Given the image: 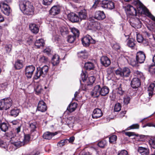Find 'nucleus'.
I'll use <instances>...</instances> for the list:
<instances>
[{"label": "nucleus", "mask_w": 155, "mask_h": 155, "mask_svg": "<svg viewBox=\"0 0 155 155\" xmlns=\"http://www.w3.org/2000/svg\"><path fill=\"white\" fill-rule=\"evenodd\" d=\"M133 3L136 7L137 10L136 8L130 5H127L125 6V10L127 14L132 16H136L137 14H144L148 17L145 13L146 10L150 12L140 2L139 0H135Z\"/></svg>", "instance_id": "f257e3e1"}, {"label": "nucleus", "mask_w": 155, "mask_h": 155, "mask_svg": "<svg viewBox=\"0 0 155 155\" xmlns=\"http://www.w3.org/2000/svg\"><path fill=\"white\" fill-rule=\"evenodd\" d=\"M109 88L106 86L101 87L99 85H96L91 92V94L93 97H97L100 95L104 96L107 95L109 93Z\"/></svg>", "instance_id": "f03ea898"}, {"label": "nucleus", "mask_w": 155, "mask_h": 155, "mask_svg": "<svg viewBox=\"0 0 155 155\" xmlns=\"http://www.w3.org/2000/svg\"><path fill=\"white\" fill-rule=\"evenodd\" d=\"M19 7L21 10L27 15H32L34 12V7L32 4L29 1L24 0L20 2Z\"/></svg>", "instance_id": "7ed1b4c3"}, {"label": "nucleus", "mask_w": 155, "mask_h": 155, "mask_svg": "<svg viewBox=\"0 0 155 155\" xmlns=\"http://www.w3.org/2000/svg\"><path fill=\"white\" fill-rule=\"evenodd\" d=\"M48 71V67L47 65H45L43 67H38L37 68V71L35 74L34 78L37 79L41 76L44 77L47 74Z\"/></svg>", "instance_id": "20e7f679"}, {"label": "nucleus", "mask_w": 155, "mask_h": 155, "mask_svg": "<svg viewBox=\"0 0 155 155\" xmlns=\"http://www.w3.org/2000/svg\"><path fill=\"white\" fill-rule=\"evenodd\" d=\"M146 58L145 54L144 52L142 51L137 52L136 54V61H132L131 65L133 66H135L138 63H143Z\"/></svg>", "instance_id": "39448f33"}, {"label": "nucleus", "mask_w": 155, "mask_h": 155, "mask_svg": "<svg viewBox=\"0 0 155 155\" xmlns=\"http://www.w3.org/2000/svg\"><path fill=\"white\" fill-rule=\"evenodd\" d=\"M20 126H19L18 127L15 129H13L10 133L9 137L11 139L10 142L11 143L13 144V143L12 142V140H14V142L18 141L17 135L18 133L20 131Z\"/></svg>", "instance_id": "423d86ee"}, {"label": "nucleus", "mask_w": 155, "mask_h": 155, "mask_svg": "<svg viewBox=\"0 0 155 155\" xmlns=\"http://www.w3.org/2000/svg\"><path fill=\"white\" fill-rule=\"evenodd\" d=\"M35 68L33 65L27 66L25 69V74L28 78H31L33 74Z\"/></svg>", "instance_id": "0eeeda50"}, {"label": "nucleus", "mask_w": 155, "mask_h": 155, "mask_svg": "<svg viewBox=\"0 0 155 155\" xmlns=\"http://www.w3.org/2000/svg\"><path fill=\"white\" fill-rule=\"evenodd\" d=\"M81 41L83 45L86 46H89L90 43H94L95 42L94 40L88 35L82 38Z\"/></svg>", "instance_id": "6e6552de"}, {"label": "nucleus", "mask_w": 155, "mask_h": 155, "mask_svg": "<svg viewBox=\"0 0 155 155\" xmlns=\"http://www.w3.org/2000/svg\"><path fill=\"white\" fill-rule=\"evenodd\" d=\"M0 8L3 13L7 15H9L11 10L9 6L5 3H2L0 4Z\"/></svg>", "instance_id": "1a4fd4ad"}, {"label": "nucleus", "mask_w": 155, "mask_h": 155, "mask_svg": "<svg viewBox=\"0 0 155 155\" xmlns=\"http://www.w3.org/2000/svg\"><path fill=\"white\" fill-rule=\"evenodd\" d=\"M102 6L104 8H107L109 9H113L115 8L114 3L112 1L104 0L103 1L102 3Z\"/></svg>", "instance_id": "9d476101"}, {"label": "nucleus", "mask_w": 155, "mask_h": 155, "mask_svg": "<svg viewBox=\"0 0 155 155\" xmlns=\"http://www.w3.org/2000/svg\"><path fill=\"white\" fill-rule=\"evenodd\" d=\"M105 17V15L103 11H97L95 13L94 18L97 20H101L104 19Z\"/></svg>", "instance_id": "9b49d317"}, {"label": "nucleus", "mask_w": 155, "mask_h": 155, "mask_svg": "<svg viewBox=\"0 0 155 155\" xmlns=\"http://www.w3.org/2000/svg\"><path fill=\"white\" fill-rule=\"evenodd\" d=\"M37 109L41 112H44L47 110V107L45 103L42 100L40 101L37 106Z\"/></svg>", "instance_id": "f8f14e48"}, {"label": "nucleus", "mask_w": 155, "mask_h": 155, "mask_svg": "<svg viewBox=\"0 0 155 155\" xmlns=\"http://www.w3.org/2000/svg\"><path fill=\"white\" fill-rule=\"evenodd\" d=\"M125 134L129 136V137L136 135V136L139 137V140L141 141H143L145 140V139L147 138L148 137V136L140 135L139 136L138 134H135V133L132 132H126L125 133Z\"/></svg>", "instance_id": "ddd939ff"}, {"label": "nucleus", "mask_w": 155, "mask_h": 155, "mask_svg": "<svg viewBox=\"0 0 155 155\" xmlns=\"http://www.w3.org/2000/svg\"><path fill=\"white\" fill-rule=\"evenodd\" d=\"M68 17L69 20L72 22H78L79 20L78 16L74 13L69 14L68 15Z\"/></svg>", "instance_id": "4468645a"}, {"label": "nucleus", "mask_w": 155, "mask_h": 155, "mask_svg": "<svg viewBox=\"0 0 155 155\" xmlns=\"http://www.w3.org/2000/svg\"><path fill=\"white\" fill-rule=\"evenodd\" d=\"M101 63L105 67H108L110 64V61L106 56H103L100 59Z\"/></svg>", "instance_id": "2eb2a0df"}, {"label": "nucleus", "mask_w": 155, "mask_h": 155, "mask_svg": "<svg viewBox=\"0 0 155 155\" xmlns=\"http://www.w3.org/2000/svg\"><path fill=\"white\" fill-rule=\"evenodd\" d=\"M102 115V113L101 110L99 108L95 109L93 112L92 117L93 118H97Z\"/></svg>", "instance_id": "dca6fc26"}, {"label": "nucleus", "mask_w": 155, "mask_h": 155, "mask_svg": "<svg viewBox=\"0 0 155 155\" xmlns=\"http://www.w3.org/2000/svg\"><path fill=\"white\" fill-rule=\"evenodd\" d=\"M131 84L133 88H136L140 85V82L138 78H134L132 80Z\"/></svg>", "instance_id": "f3484780"}, {"label": "nucleus", "mask_w": 155, "mask_h": 155, "mask_svg": "<svg viewBox=\"0 0 155 155\" xmlns=\"http://www.w3.org/2000/svg\"><path fill=\"white\" fill-rule=\"evenodd\" d=\"M60 12V8L59 6H54L51 8L50 10V13L53 15H58Z\"/></svg>", "instance_id": "a211bd4d"}, {"label": "nucleus", "mask_w": 155, "mask_h": 155, "mask_svg": "<svg viewBox=\"0 0 155 155\" xmlns=\"http://www.w3.org/2000/svg\"><path fill=\"white\" fill-rule=\"evenodd\" d=\"M138 151L141 155H149V149L147 147H139Z\"/></svg>", "instance_id": "6ab92c4d"}, {"label": "nucleus", "mask_w": 155, "mask_h": 155, "mask_svg": "<svg viewBox=\"0 0 155 155\" xmlns=\"http://www.w3.org/2000/svg\"><path fill=\"white\" fill-rule=\"evenodd\" d=\"M95 80V78L94 76H91L88 77L87 80V84L85 85L84 88H83V90H86L87 86L92 85L94 82Z\"/></svg>", "instance_id": "aec40b11"}, {"label": "nucleus", "mask_w": 155, "mask_h": 155, "mask_svg": "<svg viewBox=\"0 0 155 155\" xmlns=\"http://www.w3.org/2000/svg\"><path fill=\"white\" fill-rule=\"evenodd\" d=\"M57 132L53 133L47 131L45 133L43 134V137L44 139L48 140L51 139L52 137L57 134Z\"/></svg>", "instance_id": "412c9836"}, {"label": "nucleus", "mask_w": 155, "mask_h": 155, "mask_svg": "<svg viewBox=\"0 0 155 155\" xmlns=\"http://www.w3.org/2000/svg\"><path fill=\"white\" fill-rule=\"evenodd\" d=\"M24 66L23 61L21 60H17L14 64V68L17 70L21 69Z\"/></svg>", "instance_id": "4be33fe9"}, {"label": "nucleus", "mask_w": 155, "mask_h": 155, "mask_svg": "<svg viewBox=\"0 0 155 155\" xmlns=\"http://www.w3.org/2000/svg\"><path fill=\"white\" fill-rule=\"evenodd\" d=\"M130 25L133 27L135 28H139L141 27V23L139 19L136 18L134 19V21L132 24Z\"/></svg>", "instance_id": "5701e85b"}, {"label": "nucleus", "mask_w": 155, "mask_h": 155, "mask_svg": "<svg viewBox=\"0 0 155 155\" xmlns=\"http://www.w3.org/2000/svg\"><path fill=\"white\" fill-rule=\"evenodd\" d=\"M29 28L32 32L36 34L39 31V28L38 26L35 24L31 23L30 24Z\"/></svg>", "instance_id": "b1692460"}, {"label": "nucleus", "mask_w": 155, "mask_h": 155, "mask_svg": "<svg viewBox=\"0 0 155 155\" xmlns=\"http://www.w3.org/2000/svg\"><path fill=\"white\" fill-rule=\"evenodd\" d=\"M51 63L53 66H56L59 63V57L57 54L54 55L51 59Z\"/></svg>", "instance_id": "393cba45"}, {"label": "nucleus", "mask_w": 155, "mask_h": 155, "mask_svg": "<svg viewBox=\"0 0 155 155\" xmlns=\"http://www.w3.org/2000/svg\"><path fill=\"white\" fill-rule=\"evenodd\" d=\"M148 91L150 96H152L153 94H155V84L152 83L150 84L148 88Z\"/></svg>", "instance_id": "a878e982"}, {"label": "nucleus", "mask_w": 155, "mask_h": 155, "mask_svg": "<svg viewBox=\"0 0 155 155\" xmlns=\"http://www.w3.org/2000/svg\"><path fill=\"white\" fill-rule=\"evenodd\" d=\"M6 110L9 108L12 104V99L10 98H5L3 99Z\"/></svg>", "instance_id": "bb28decb"}, {"label": "nucleus", "mask_w": 155, "mask_h": 155, "mask_svg": "<svg viewBox=\"0 0 155 155\" xmlns=\"http://www.w3.org/2000/svg\"><path fill=\"white\" fill-rule=\"evenodd\" d=\"M35 45L37 48H39L41 47H43L45 45L44 40L42 39H39L37 40L35 42Z\"/></svg>", "instance_id": "cd10ccee"}, {"label": "nucleus", "mask_w": 155, "mask_h": 155, "mask_svg": "<svg viewBox=\"0 0 155 155\" xmlns=\"http://www.w3.org/2000/svg\"><path fill=\"white\" fill-rule=\"evenodd\" d=\"M79 19L81 20L82 19H85L87 18V15L86 11L85 9H83L80 11L78 13Z\"/></svg>", "instance_id": "c85d7f7f"}, {"label": "nucleus", "mask_w": 155, "mask_h": 155, "mask_svg": "<svg viewBox=\"0 0 155 155\" xmlns=\"http://www.w3.org/2000/svg\"><path fill=\"white\" fill-rule=\"evenodd\" d=\"M88 53L85 50L81 51L78 53V57L81 58L85 59L88 56Z\"/></svg>", "instance_id": "c756f323"}, {"label": "nucleus", "mask_w": 155, "mask_h": 155, "mask_svg": "<svg viewBox=\"0 0 155 155\" xmlns=\"http://www.w3.org/2000/svg\"><path fill=\"white\" fill-rule=\"evenodd\" d=\"M122 77H128L130 74L131 71L127 68H124L122 70Z\"/></svg>", "instance_id": "7c9ffc66"}, {"label": "nucleus", "mask_w": 155, "mask_h": 155, "mask_svg": "<svg viewBox=\"0 0 155 155\" xmlns=\"http://www.w3.org/2000/svg\"><path fill=\"white\" fill-rule=\"evenodd\" d=\"M77 106L76 103H73L69 105L67 108V110L71 113L74 111Z\"/></svg>", "instance_id": "2f4dec72"}, {"label": "nucleus", "mask_w": 155, "mask_h": 155, "mask_svg": "<svg viewBox=\"0 0 155 155\" xmlns=\"http://www.w3.org/2000/svg\"><path fill=\"white\" fill-rule=\"evenodd\" d=\"M84 67L86 70H93L94 66L93 63L91 62H87L86 63L84 64Z\"/></svg>", "instance_id": "473e14b6"}, {"label": "nucleus", "mask_w": 155, "mask_h": 155, "mask_svg": "<svg viewBox=\"0 0 155 155\" xmlns=\"http://www.w3.org/2000/svg\"><path fill=\"white\" fill-rule=\"evenodd\" d=\"M9 125L8 124L2 122L0 125V129L3 132H6L7 131Z\"/></svg>", "instance_id": "72a5a7b5"}, {"label": "nucleus", "mask_w": 155, "mask_h": 155, "mask_svg": "<svg viewBox=\"0 0 155 155\" xmlns=\"http://www.w3.org/2000/svg\"><path fill=\"white\" fill-rule=\"evenodd\" d=\"M127 45L129 47L133 48L135 45L134 40L133 38H130L128 40Z\"/></svg>", "instance_id": "f704fd0d"}, {"label": "nucleus", "mask_w": 155, "mask_h": 155, "mask_svg": "<svg viewBox=\"0 0 155 155\" xmlns=\"http://www.w3.org/2000/svg\"><path fill=\"white\" fill-rule=\"evenodd\" d=\"M20 112V111L19 109H13L11 111V114L12 116L16 117L18 115Z\"/></svg>", "instance_id": "c9c22d12"}, {"label": "nucleus", "mask_w": 155, "mask_h": 155, "mask_svg": "<svg viewBox=\"0 0 155 155\" xmlns=\"http://www.w3.org/2000/svg\"><path fill=\"white\" fill-rule=\"evenodd\" d=\"M75 120V117H70L67 119L66 123L69 126L70 124H73Z\"/></svg>", "instance_id": "e433bc0d"}, {"label": "nucleus", "mask_w": 155, "mask_h": 155, "mask_svg": "<svg viewBox=\"0 0 155 155\" xmlns=\"http://www.w3.org/2000/svg\"><path fill=\"white\" fill-rule=\"evenodd\" d=\"M68 142V139H65L61 140L58 143L57 145L59 147H62L67 144Z\"/></svg>", "instance_id": "4c0bfd02"}, {"label": "nucleus", "mask_w": 155, "mask_h": 155, "mask_svg": "<svg viewBox=\"0 0 155 155\" xmlns=\"http://www.w3.org/2000/svg\"><path fill=\"white\" fill-rule=\"evenodd\" d=\"M12 142L13 143V145H14L15 146L19 147L21 146L22 145H23L24 144V143L22 142H21V141H18H18H17L16 142H14V140L13 141V140H12Z\"/></svg>", "instance_id": "58836bf2"}, {"label": "nucleus", "mask_w": 155, "mask_h": 155, "mask_svg": "<svg viewBox=\"0 0 155 155\" xmlns=\"http://www.w3.org/2000/svg\"><path fill=\"white\" fill-rule=\"evenodd\" d=\"M60 31L62 35L67 34L68 32V29L64 27H61Z\"/></svg>", "instance_id": "ea45409f"}, {"label": "nucleus", "mask_w": 155, "mask_h": 155, "mask_svg": "<svg viewBox=\"0 0 155 155\" xmlns=\"http://www.w3.org/2000/svg\"><path fill=\"white\" fill-rule=\"evenodd\" d=\"M149 143L151 147L155 148V137H151L149 140Z\"/></svg>", "instance_id": "a19ab883"}, {"label": "nucleus", "mask_w": 155, "mask_h": 155, "mask_svg": "<svg viewBox=\"0 0 155 155\" xmlns=\"http://www.w3.org/2000/svg\"><path fill=\"white\" fill-rule=\"evenodd\" d=\"M71 31L73 34L74 36L75 37H78L79 34V32L78 29L74 28H73L71 29Z\"/></svg>", "instance_id": "79ce46f5"}, {"label": "nucleus", "mask_w": 155, "mask_h": 155, "mask_svg": "<svg viewBox=\"0 0 155 155\" xmlns=\"http://www.w3.org/2000/svg\"><path fill=\"white\" fill-rule=\"evenodd\" d=\"M117 139V136L113 135L110 137L109 138V142L111 143H114L116 142Z\"/></svg>", "instance_id": "37998d69"}, {"label": "nucleus", "mask_w": 155, "mask_h": 155, "mask_svg": "<svg viewBox=\"0 0 155 155\" xmlns=\"http://www.w3.org/2000/svg\"><path fill=\"white\" fill-rule=\"evenodd\" d=\"M107 142L105 140L101 141L98 143V145L100 147L103 148L106 145Z\"/></svg>", "instance_id": "c03bdc74"}, {"label": "nucleus", "mask_w": 155, "mask_h": 155, "mask_svg": "<svg viewBox=\"0 0 155 155\" xmlns=\"http://www.w3.org/2000/svg\"><path fill=\"white\" fill-rule=\"evenodd\" d=\"M121 107L120 103L116 104L114 107V110L115 112H118L121 110Z\"/></svg>", "instance_id": "a18cd8bd"}, {"label": "nucleus", "mask_w": 155, "mask_h": 155, "mask_svg": "<svg viewBox=\"0 0 155 155\" xmlns=\"http://www.w3.org/2000/svg\"><path fill=\"white\" fill-rule=\"evenodd\" d=\"M75 37L74 36L69 35L68 37V41L70 43L73 42L75 39Z\"/></svg>", "instance_id": "49530a36"}, {"label": "nucleus", "mask_w": 155, "mask_h": 155, "mask_svg": "<svg viewBox=\"0 0 155 155\" xmlns=\"http://www.w3.org/2000/svg\"><path fill=\"white\" fill-rule=\"evenodd\" d=\"M12 45L11 44H9L5 45V49L8 53L10 52L12 49Z\"/></svg>", "instance_id": "de8ad7c7"}, {"label": "nucleus", "mask_w": 155, "mask_h": 155, "mask_svg": "<svg viewBox=\"0 0 155 155\" xmlns=\"http://www.w3.org/2000/svg\"><path fill=\"white\" fill-rule=\"evenodd\" d=\"M0 110H6V109H5V106L3 99L0 101Z\"/></svg>", "instance_id": "09e8293b"}, {"label": "nucleus", "mask_w": 155, "mask_h": 155, "mask_svg": "<svg viewBox=\"0 0 155 155\" xmlns=\"http://www.w3.org/2000/svg\"><path fill=\"white\" fill-rule=\"evenodd\" d=\"M39 61L42 63H46L48 61V59L47 58L44 56H41L39 59Z\"/></svg>", "instance_id": "8fccbe9b"}, {"label": "nucleus", "mask_w": 155, "mask_h": 155, "mask_svg": "<svg viewBox=\"0 0 155 155\" xmlns=\"http://www.w3.org/2000/svg\"><path fill=\"white\" fill-rule=\"evenodd\" d=\"M137 40L138 42L141 43L143 41V38L141 35L137 34Z\"/></svg>", "instance_id": "3c124183"}, {"label": "nucleus", "mask_w": 155, "mask_h": 155, "mask_svg": "<svg viewBox=\"0 0 155 155\" xmlns=\"http://www.w3.org/2000/svg\"><path fill=\"white\" fill-rule=\"evenodd\" d=\"M43 90L40 86H38L36 89V92L37 94H39L43 91Z\"/></svg>", "instance_id": "603ef678"}, {"label": "nucleus", "mask_w": 155, "mask_h": 155, "mask_svg": "<svg viewBox=\"0 0 155 155\" xmlns=\"http://www.w3.org/2000/svg\"><path fill=\"white\" fill-rule=\"evenodd\" d=\"M134 75L135 76H136L138 78H140L142 77L143 76L142 73L137 71H135L134 72Z\"/></svg>", "instance_id": "864d4df0"}, {"label": "nucleus", "mask_w": 155, "mask_h": 155, "mask_svg": "<svg viewBox=\"0 0 155 155\" xmlns=\"http://www.w3.org/2000/svg\"><path fill=\"white\" fill-rule=\"evenodd\" d=\"M149 71L151 73H155V65H152L149 68Z\"/></svg>", "instance_id": "5fc2aeb1"}, {"label": "nucleus", "mask_w": 155, "mask_h": 155, "mask_svg": "<svg viewBox=\"0 0 155 155\" xmlns=\"http://www.w3.org/2000/svg\"><path fill=\"white\" fill-rule=\"evenodd\" d=\"M36 123L35 122L31 123L30 124V128L31 131H34L36 128Z\"/></svg>", "instance_id": "6e6d98bb"}, {"label": "nucleus", "mask_w": 155, "mask_h": 155, "mask_svg": "<svg viewBox=\"0 0 155 155\" xmlns=\"http://www.w3.org/2000/svg\"><path fill=\"white\" fill-rule=\"evenodd\" d=\"M130 99V97L126 96L124 98V102L126 104H128L129 103Z\"/></svg>", "instance_id": "4d7b16f0"}, {"label": "nucleus", "mask_w": 155, "mask_h": 155, "mask_svg": "<svg viewBox=\"0 0 155 155\" xmlns=\"http://www.w3.org/2000/svg\"><path fill=\"white\" fill-rule=\"evenodd\" d=\"M32 37L28 36L26 39V44L28 45H30L32 42Z\"/></svg>", "instance_id": "13d9d810"}, {"label": "nucleus", "mask_w": 155, "mask_h": 155, "mask_svg": "<svg viewBox=\"0 0 155 155\" xmlns=\"http://www.w3.org/2000/svg\"><path fill=\"white\" fill-rule=\"evenodd\" d=\"M30 139V136L28 134L25 135L23 139L24 140V143H26L29 141Z\"/></svg>", "instance_id": "bf43d9fd"}, {"label": "nucleus", "mask_w": 155, "mask_h": 155, "mask_svg": "<svg viewBox=\"0 0 155 155\" xmlns=\"http://www.w3.org/2000/svg\"><path fill=\"white\" fill-rule=\"evenodd\" d=\"M52 0H43V4L45 5H49L51 3Z\"/></svg>", "instance_id": "052dcab7"}, {"label": "nucleus", "mask_w": 155, "mask_h": 155, "mask_svg": "<svg viewBox=\"0 0 155 155\" xmlns=\"http://www.w3.org/2000/svg\"><path fill=\"white\" fill-rule=\"evenodd\" d=\"M81 76L82 80L84 82L86 81L87 78V76L85 73L82 71V72L81 74Z\"/></svg>", "instance_id": "680f3d73"}, {"label": "nucleus", "mask_w": 155, "mask_h": 155, "mask_svg": "<svg viewBox=\"0 0 155 155\" xmlns=\"http://www.w3.org/2000/svg\"><path fill=\"white\" fill-rule=\"evenodd\" d=\"M117 75L122 77V70L120 68L116 70L115 72Z\"/></svg>", "instance_id": "e2e57ef3"}, {"label": "nucleus", "mask_w": 155, "mask_h": 155, "mask_svg": "<svg viewBox=\"0 0 155 155\" xmlns=\"http://www.w3.org/2000/svg\"><path fill=\"white\" fill-rule=\"evenodd\" d=\"M99 2V0H94V4L92 5L91 8L92 9H95L97 7V5Z\"/></svg>", "instance_id": "0e129e2a"}, {"label": "nucleus", "mask_w": 155, "mask_h": 155, "mask_svg": "<svg viewBox=\"0 0 155 155\" xmlns=\"http://www.w3.org/2000/svg\"><path fill=\"white\" fill-rule=\"evenodd\" d=\"M118 155H128L127 151L125 150H123L118 153Z\"/></svg>", "instance_id": "69168bd1"}, {"label": "nucleus", "mask_w": 155, "mask_h": 155, "mask_svg": "<svg viewBox=\"0 0 155 155\" xmlns=\"http://www.w3.org/2000/svg\"><path fill=\"white\" fill-rule=\"evenodd\" d=\"M93 26L94 27H95L97 30H100L101 28L100 23L97 22H94Z\"/></svg>", "instance_id": "338daca9"}, {"label": "nucleus", "mask_w": 155, "mask_h": 155, "mask_svg": "<svg viewBox=\"0 0 155 155\" xmlns=\"http://www.w3.org/2000/svg\"><path fill=\"white\" fill-rule=\"evenodd\" d=\"M139 127V125L138 124H133L129 127L130 129H138Z\"/></svg>", "instance_id": "774afa93"}]
</instances>
